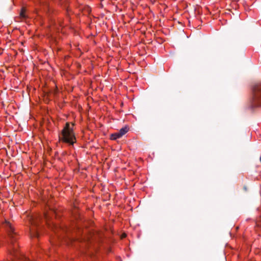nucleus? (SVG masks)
<instances>
[{
	"label": "nucleus",
	"mask_w": 261,
	"mask_h": 261,
	"mask_svg": "<svg viewBox=\"0 0 261 261\" xmlns=\"http://www.w3.org/2000/svg\"><path fill=\"white\" fill-rule=\"evenodd\" d=\"M74 123L67 122L62 129L59 136V140L64 143L73 145L76 142V138L74 132Z\"/></svg>",
	"instance_id": "obj_2"
},
{
	"label": "nucleus",
	"mask_w": 261,
	"mask_h": 261,
	"mask_svg": "<svg viewBox=\"0 0 261 261\" xmlns=\"http://www.w3.org/2000/svg\"><path fill=\"white\" fill-rule=\"evenodd\" d=\"M125 236H126V235L124 234V235L122 236V237H125Z\"/></svg>",
	"instance_id": "obj_10"
},
{
	"label": "nucleus",
	"mask_w": 261,
	"mask_h": 261,
	"mask_svg": "<svg viewBox=\"0 0 261 261\" xmlns=\"http://www.w3.org/2000/svg\"><path fill=\"white\" fill-rule=\"evenodd\" d=\"M121 136H120V134L119 133V132H117L114 134H112L110 136V139L112 140H116L117 139L120 138Z\"/></svg>",
	"instance_id": "obj_5"
},
{
	"label": "nucleus",
	"mask_w": 261,
	"mask_h": 261,
	"mask_svg": "<svg viewBox=\"0 0 261 261\" xmlns=\"http://www.w3.org/2000/svg\"><path fill=\"white\" fill-rule=\"evenodd\" d=\"M31 226L30 227V235L32 238H37L39 236L38 232L37 229V220L33 216L29 218Z\"/></svg>",
	"instance_id": "obj_4"
},
{
	"label": "nucleus",
	"mask_w": 261,
	"mask_h": 261,
	"mask_svg": "<svg viewBox=\"0 0 261 261\" xmlns=\"http://www.w3.org/2000/svg\"><path fill=\"white\" fill-rule=\"evenodd\" d=\"M20 16L22 18H25L26 17L25 15V10L23 8L21 9V11L20 13Z\"/></svg>",
	"instance_id": "obj_8"
},
{
	"label": "nucleus",
	"mask_w": 261,
	"mask_h": 261,
	"mask_svg": "<svg viewBox=\"0 0 261 261\" xmlns=\"http://www.w3.org/2000/svg\"><path fill=\"white\" fill-rule=\"evenodd\" d=\"M44 217H45V219L46 221V223L47 224V225H49V223H48V221H49V216H48V213H45L44 214Z\"/></svg>",
	"instance_id": "obj_9"
},
{
	"label": "nucleus",
	"mask_w": 261,
	"mask_h": 261,
	"mask_svg": "<svg viewBox=\"0 0 261 261\" xmlns=\"http://www.w3.org/2000/svg\"><path fill=\"white\" fill-rule=\"evenodd\" d=\"M256 227L257 229L261 230V216L257 218L256 221Z\"/></svg>",
	"instance_id": "obj_7"
},
{
	"label": "nucleus",
	"mask_w": 261,
	"mask_h": 261,
	"mask_svg": "<svg viewBox=\"0 0 261 261\" xmlns=\"http://www.w3.org/2000/svg\"><path fill=\"white\" fill-rule=\"evenodd\" d=\"M253 100L257 106H261V83L256 84L253 89Z\"/></svg>",
	"instance_id": "obj_3"
},
{
	"label": "nucleus",
	"mask_w": 261,
	"mask_h": 261,
	"mask_svg": "<svg viewBox=\"0 0 261 261\" xmlns=\"http://www.w3.org/2000/svg\"><path fill=\"white\" fill-rule=\"evenodd\" d=\"M4 225L8 232L9 236L11 239V243L9 246L8 251L13 260H19L20 261H31L23 254L19 252L18 250V244L17 243V238L14 232V228L8 221H5ZM15 261V260H13Z\"/></svg>",
	"instance_id": "obj_1"
},
{
	"label": "nucleus",
	"mask_w": 261,
	"mask_h": 261,
	"mask_svg": "<svg viewBox=\"0 0 261 261\" xmlns=\"http://www.w3.org/2000/svg\"><path fill=\"white\" fill-rule=\"evenodd\" d=\"M128 131V128L127 126H125L124 127L121 128L119 131V133L120 134V136L122 137L124 135H125Z\"/></svg>",
	"instance_id": "obj_6"
}]
</instances>
